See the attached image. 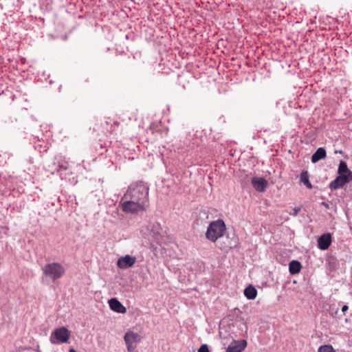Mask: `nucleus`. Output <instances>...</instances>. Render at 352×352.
<instances>
[{"mask_svg": "<svg viewBox=\"0 0 352 352\" xmlns=\"http://www.w3.org/2000/svg\"><path fill=\"white\" fill-rule=\"evenodd\" d=\"M148 185L142 182L131 184L122 199H131L146 205H148Z\"/></svg>", "mask_w": 352, "mask_h": 352, "instance_id": "nucleus-1", "label": "nucleus"}, {"mask_svg": "<svg viewBox=\"0 0 352 352\" xmlns=\"http://www.w3.org/2000/svg\"><path fill=\"white\" fill-rule=\"evenodd\" d=\"M226 229V225L223 220L218 219L212 221L207 228L206 237L208 240L215 242L223 235Z\"/></svg>", "mask_w": 352, "mask_h": 352, "instance_id": "nucleus-2", "label": "nucleus"}, {"mask_svg": "<svg viewBox=\"0 0 352 352\" xmlns=\"http://www.w3.org/2000/svg\"><path fill=\"white\" fill-rule=\"evenodd\" d=\"M43 274L53 282L60 279L65 273L64 267L59 263H51L42 267Z\"/></svg>", "mask_w": 352, "mask_h": 352, "instance_id": "nucleus-3", "label": "nucleus"}, {"mask_svg": "<svg viewBox=\"0 0 352 352\" xmlns=\"http://www.w3.org/2000/svg\"><path fill=\"white\" fill-rule=\"evenodd\" d=\"M121 204L122 210L124 212L131 214H135L140 211H144L146 210V208L148 206L146 204H144L139 201H135V200H133L131 199H122Z\"/></svg>", "mask_w": 352, "mask_h": 352, "instance_id": "nucleus-4", "label": "nucleus"}, {"mask_svg": "<svg viewBox=\"0 0 352 352\" xmlns=\"http://www.w3.org/2000/svg\"><path fill=\"white\" fill-rule=\"evenodd\" d=\"M69 331L65 327L55 329L50 336V342L54 344L66 343L69 338Z\"/></svg>", "mask_w": 352, "mask_h": 352, "instance_id": "nucleus-5", "label": "nucleus"}, {"mask_svg": "<svg viewBox=\"0 0 352 352\" xmlns=\"http://www.w3.org/2000/svg\"><path fill=\"white\" fill-rule=\"evenodd\" d=\"M352 181V173L347 175L341 174L329 184V188L331 190H337L342 188L345 184Z\"/></svg>", "mask_w": 352, "mask_h": 352, "instance_id": "nucleus-6", "label": "nucleus"}, {"mask_svg": "<svg viewBox=\"0 0 352 352\" xmlns=\"http://www.w3.org/2000/svg\"><path fill=\"white\" fill-rule=\"evenodd\" d=\"M136 262V258L131 255H125L118 258L117 265L120 269H127L132 267Z\"/></svg>", "mask_w": 352, "mask_h": 352, "instance_id": "nucleus-7", "label": "nucleus"}, {"mask_svg": "<svg viewBox=\"0 0 352 352\" xmlns=\"http://www.w3.org/2000/svg\"><path fill=\"white\" fill-rule=\"evenodd\" d=\"M247 346L245 340H233L226 349V352H242Z\"/></svg>", "mask_w": 352, "mask_h": 352, "instance_id": "nucleus-8", "label": "nucleus"}, {"mask_svg": "<svg viewBox=\"0 0 352 352\" xmlns=\"http://www.w3.org/2000/svg\"><path fill=\"white\" fill-rule=\"evenodd\" d=\"M332 239L330 233L321 235L318 239V248L322 250H327L331 244Z\"/></svg>", "mask_w": 352, "mask_h": 352, "instance_id": "nucleus-9", "label": "nucleus"}, {"mask_svg": "<svg viewBox=\"0 0 352 352\" xmlns=\"http://www.w3.org/2000/svg\"><path fill=\"white\" fill-rule=\"evenodd\" d=\"M254 188L258 192H264L267 186V182L263 177H254L251 179Z\"/></svg>", "mask_w": 352, "mask_h": 352, "instance_id": "nucleus-10", "label": "nucleus"}, {"mask_svg": "<svg viewBox=\"0 0 352 352\" xmlns=\"http://www.w3.org/2000/svg\"><path fill=\"white\" fill-rule=\"evenodd\" d=\"M124 340L126 344H135L141 340V336L138 333L129 331L125 333Z\"/></svg>", "mask_w": 352, "mask_h": 352, "instance_id": "nucleus-11", "label": "nucleus"}, {"mask_svg": "<svg viewBox=\"0 0 352 352\" xmlns=\"http://www.w3.org/2000/svg\"><path fill=\"white\" fill-rule=\"evenodd\" d=\"M110 308L118 313L124 314L126 312V308L117 298H111L109 300Z\"/></svg>", "mask_w": 352, "mask_h": 352, "instance_id": "nucleus-12", "label": "nucleus"}, {"mask_svg": "<svg viewBox=\"0 0 352 352\" xmlns=\"http://www.w3.org/2000/svg\"><path fill=\"white\" fill-rule=\"evenodd\" d=\"M327 156L326 151L324 148H318L311 156L312 163H316L320 160L324 159Z\"/></svg>", "mask_w": 352, "mask_h": 352, "instance_id": "nucleus-13", "label": "nucleus"}, {"mask_svg": "<svg viewBox=\"0 0 352 352\" xmlns=\"http://www.w3.org/2000/svg\"><path fill=\"white\" fill-rule=\"evenodd\" d=\"M302 265L298 261L293 260L289 264V270L291 274H296L300 272Z\"/></svg>", "mask_w": 352, "mask_h": 352, "instance_id": "nucleus-14", "label": "nucleus"}, {"mask_svg": "<svg viewBox=\"0 0 352 352\" xmlns=\"http://www.w3.org/2000/svg\"><path fill=\"white\" fill-rule=\"evenodd\" d=\"M256 294L257 291L252 285H249L244 289V295L248 299H254L256 297Z\"/></svg>", "mask_w": 352, "mask_h": 352, "instance_id": "nucleus-15", "label": "nucleus"}, {"mask_svg": "<svg viewBox=\"0 0 352 352\" xmlns=\"http://www.w3.org/2000/svg\"><path fill=\"white\" fill-rule=\"evenodd\" d=\"M349 173H352V171L349 169L347 164L344 161L341 160L339 164L338 174V175H341V174L347 175V174H349Z\"/></svg>", "mask_w": 352, "mask_h": 352, "instance_id": "nucleus-16", "label": "nucleus"}, {"mask_svg": "<svg viewBox=\"0 0 352 352\" xmlns=\"http://www.w3.org/2000/svg\"><path fill=\"white\" fill-rule=\"evenodd\" d=\"M300 182H302L308 188L311 189L313 188L312 184L309 182L307 171L302 172L300 174Z\"/></svg>", "mask_w": 352, "mask_h": 352, "instance_id": "nucleus-17", "label": "nucleus"}, {"mask_svg": "<svg viewBox=\"0 0 352 352\" xmlns=\"http://www.w3.org/2000/svg\"><path fill=\"white\" fill-rule=\"evenodd\" d=\"M318 352H335V351L331 345H324L319 347Z\"/></svg>", "mask_w": 352, "mask_h": 352, "instance_id": "nucleus-18", "label": "nucleus"}, {"mask_svg": "<svg viewBox=\"0 0 352 352\" xmlns=\"http://www.w3.org/2000/svg\"><path fill=\"white\" fill-rule=\"evenodd\" d=\"M68 168V163L67 162H58V170H66Z\"/></svg>", "mask_w": 352, "mask_h": 352, "instance_id": "nucleus-19", "label": "nucleus"}, {"mask_svg": "<svg viewBox=\"0 0 352 352\" xmlns=\"http://www.w3.org/2000/svg\"><path fill=\"white\" fill-rule=\"evenodd\" d=\"M198 352H210L208 346L206 344H202L198 349Z\"/></svg>", "mask_w": 352, "mask_h": 352, "instance_id": "nucleus-20", "label": "nucleus"}, {"mask_svg": "<svg viewBox=\"0 0 352 352\" xmlns=\"http://www.w3.org/2000/svg\"><path fill=\"white\" fill-rule=\"evenodd\" d=\"M300 210H301L300 207H296V208H293L292 212H289V214L296 217L298 215V214L300 211Z\"/></svg>", "mask_w": 352, "mask_h": 352, "instance_id": "nucleus-21", "label": "nucleus"}, {"mask_svg": "<svg viewBox=\"0 0 352 352\" xmlns=\"http://www.w3.org/2000/svg\"><path fill=\"white\" fill-rule=\"evenodd\" d=\"M126 344V346H127V350L129 352H133L135 349V346L133 345V344Z\"/></svg>", "mask_w": 352, "mask_h": 352, "instance_id": "nucleus-22", "label": "nucleus"}, {"mask_svg": "<svg viewBox=\"0 0 352 352\" xmlns=\"http://www.w3.org/2000/svg\"><path fill=\"white\" fill-rule=\"evenodd\" d=\"M349 309V307L347 305H344L342 307V311L344 314Z\"/></svg>", "mask_w": 352, "mask_h": 352, "instance_id": "nucleus-23", "label": "nucleus"}, {"mask_svg": "<svg viewBox=\"0 0 352 352\" xmlns=\"http://www.w3.org/2000/svg\"><path fill=\"white\" fill-rule=\"evenodd\" d=\"M322 205L324 206L326 208H329V205L326 202H322Z\"/></svg>", "mask_w": 352, "mask_h": 352, "instance_id": "nucleus-24", "label": "nucleus"}, {"mask_svg": "<svg viewBox=\"0 0 352 352\" xmlns=\"http://www.w3.org/2000/svg\"><path fill=\"white\" fill-rule=\"evenodd\" d=\"M69 352H76L74 349H70Z\"/></svg>", "mask_w": 352, "mask_h": 352, "instance_id": "nucleus-25", "label": "nucleus"}]
</instances>
